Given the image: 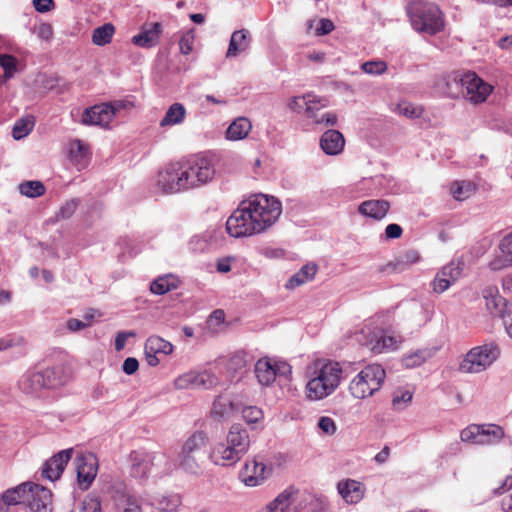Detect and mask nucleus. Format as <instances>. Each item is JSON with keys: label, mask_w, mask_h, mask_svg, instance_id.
<instances>
[{"label": "nucleus", "mask_w": 512, "mask_h": 512, "mask_svg": "<svg viewBox=\"0 0 512 512\" xmlns=\"http://www.w3.org/2000/svg\"><path fill=\"white\" fill-rule=\"evenodd\" d=\"M219 158L206 152L183 161L167 164L157 175L156 186L165 194L200 187L215 177Z\"/></svg>", "instance_id": "f257e3e1"}, {"label": "nucleus", "mask_w": 512, "mask_h": 512, "mask_svg": "<svg viewBox=\"0 0 512 512\" xmlns=\"http://www.w3.org/2000/svg\"><path fill=\"white\" fill-rule=\"evenodd\" d=\"M282 212L281 203L272 196L256 194L242 201L226 221V230L232 237L259 234L271 227Z\"/></svg>", "instance_id": "f03ea898"}, {"label": "nucleus", "mask_w": 512, "mask_h": 512, "mask_svg": "<svg viewBox=\"0 0 512 512\" xmlns=\"http://www.w3.org/2000/svg\"><path fill=\"white\" fill-rule=\"evenodd\" d=\"M341 365L332 360H316L307 369L306 398L320 401L333 394L342 380Z\"/></svg>", "instance_id": "7ed1b4c3"}, {"label": "nucleus", "mask_w": 512, "mask_h": 512, "mask_svg": "<svg viewBox=\"0 0 512 512\" xmlns=\"http://www.w3.org/2000/svg\"><path fill=\"white\" fill-rule=\"evenodd\" d=\"M251 440L247 429L241 424H233L225 438L210 446L208 458L220 467H232L249 451Z\"/></svg>", "instance_id": "20e7f679"}, {"label": "nucleus", "mask_w": 512, "mask_h": 512, "mask_svg": "<svg viewBox=\"0 0 512 512\" xmlns=\"http://www.w3.org/2000/svg\"><path fill=\"white\" fill-rule=\"evenodd\" d=\"M446 94L451 98L462 95L474 104L483 103L493 91V86L485 82L475 72H455L446 80Z\"/></svg>", "instance_id": "39448f33"}, {"label": "nucleus", "mask_w": 512, "mask_h": 512, "mask_svg": "<svg viewBox=\"0 0 512 512\" xmlns=\"http://www.w3.org/2000/svg\"><path fill=\"white\" fill-rule=\"evenodd\" d=\"M207 440V435L202 431L192 433L176 454L178 469L187 474L200 475L204 468Z\"/></svg>", "instance_id": "423d86ee"}, {"label": "nucleus", "mask_w": 512, "mask_h": 512, "mask_svg": "<svg viewBox=\"0 0 512 512\" xmlns=\"http://www.w3.org/2000/svg\"><path fill=\"white\" fill-rule=\"evenodd\" d=\"M407 13L412 27L418 32L435 35L445 27L443 13L434 3L412 1L407 6Z\"/></svg>", "instance_id": "0eeeda50"}, {"label": "nucleus", "mask_w": 512, "mask_h": 512, "mask_svg": "<svg viewBox=\"0 0 512 512\" xmlns=\"http://www.w3.org/2000/svg\"><path fill=\"white\" fill-rule=\"evenodd\" d=\"M69 379L62 366L46 368L41 371H27L19 380L20 390L32 396L39 395L43 390L55 389L64 385Z\"/></svg>", "instance_id": "6e6552de"}, {"label": "nucleus", "mask_w": 512, "mask_h": 512, "mask_svg": "<svg viewBox=\"0 0 512 512\" xmlns=\"http://www.w3.org/2000/svg\"><path fill=\"white\" fill-rule=\"evenodd\" d=\"M386 372L380 364L365 366L349 383V392L355 399H365L379 391Z\"/></svg>", "instance_id": "1a4fd4ad"}, {"label": "nucleus", "mask_w": 512, "mask_h": 512, "mask_svg": "<svg viewBox=\"0 0 512 512\" xmlns=\"http://www.w3.org/2000/svg\"><path fill=\"white\" fill-rule=\"evenodd\" d=\"M499 355V347L494 343L474 347L466 354L459 369L464 373H480L490 367Z\"/></svg>", "instance_id": "9d476101"}, {"label": "nucleus", "mask_w": 512, "mask_h": 512, "mask_svg": "<svg viewBox=\"0 0 512 512\" xmlns=\"http://www.w3.org/2000/svg\"><path fill=\"white\" fill-rule=\"evenodd\" d=\"M272 472V466L254 457L246 460L239 471V479L246 487H258L266 482Z\"/></svg>", "instance_id": "9b49d317"}, {"label": "nucleus", "mask_w": 512, "mask_h": 512, "mask_svg": "<svg viewBox=\"0 0 512 512\" xmlns=\"http://www.w3.org/2000/svg\"><path fill=\"white\" fill-rule=\"evenodd\" d=\"M291 373V366L285 362L272 361L269 358L259 359L255 364V375L263 386L272 384L277 376Z\"/></svg>", "instance_id": "f8f14e48"}, {"label": "nucleus", "mask_w": 512, "mask_h": 512, "mask_svg": "<svg viewBox=\"0 0 512 512\" xmlns=\"http://www.w3.org/2000/svg\"><path fill=\"white\" fill-rule=\"evenodd\" d=\"M77 480L81 489H88L98 472V459L93 453L79 454L76 459Z\"/></svg>", "instance_id": "ddd939ff"}, {"label": "nucleus", "mask_w": 512, "mask_h": 512, "mask_svg": "<svg viewBox=\"0 0 512 512\" xmlns=\"http://www.w3.org/2000/svg\"><path fill=\"white\" fill-rule=\"evenodd\" d=\"M25 504L32 512H51L52 493L41 485L31 483Z\"/></svg>", "instance_id": "4468645a"}, {"label": "nucleus", "mask_w": 512, "mask_h": 512, "mask_svg": "<svg viewBox=\"0 0 512 512\" xmlns=\"http://www.w3.org/2000/svg\"><path fill=\"white\" fill-rule=\"evenodd\" d=\"M72 453V448L65 449L48 459L43 465V477L50 481L58 480L61 477L67 463L71 459Z\"/></svg>", "instance_id": "2eb2a0df"}, {"label": "nucleus", "mask_w": 512, "mask_h": 512, "mask_svg": "<svg viewBox=\"0 0 512 512\" xmlns=\"http://www.w3.org/2000/svg\"><path fill=\"white\" fill-rule=\"evenodd\" d=\"M162 31L163 28L159 22L144 24L140 32L132 37L131 42L140 48L155 47L159 43Z\"/></svg>", "instance_id": "dca6fc26"}, {"label": "nucleus", "mask_w": 512, "mask_h": 512, "mask_svg": "<svg viewBox=\"0 0 512 512\" xmlns=\"http://www.w3.org/2000/svg\"><path fill=\"white\" fill-rule=\"evenodd\" d=\"M113 119V111L107 103L86 108L82 114L81 122L84 125H98L108 127Z\"/></svg>", "instance_id": "f3484780"}, {"label": "nucleus", "mask_w": 512, "mask_h": 512, "mask_svg": "<svg viewBox=\"0 0 512 512\" xmlns=\"http://www.w3.org/2000/svg\"><path fill=\"white\" fill-rule=\"evenodd\" d=\"M461 274L459 265L451 262L443 266L436 274L433 282L432 289L435 293L441 294L453 285Z\"/></svg>", "instance_id": "a211bd4d"}, {"label": "nucleus", "mask_w": 512, "mask_h": 512, "mask_svg": "<svg viewBox=\"0 0 512 512\" xmlns=\"http://www.w3.org/2000/svg\"><path fill=\"white\" fill-rule=\"evenodd\" d=\"M130 475L135 479H145L152 470L149 452L135 450L129 454Z\"/></svg>", "instance_id": "6ab92c4d"}, {"label": "nucleus", "mask_w": 512, "mask_h": 512, "mask_svg": "<svg viewBox=\"0 0 512 512\" xmlns=\"http://www.w3.org/2000/svg\"><path fill=\"white\" fill-rule=\"evenodd\" d=\"M483 298L488 312L492 316L505 319L510 307L504 297H502L496 287H487L483 290Z\"/></svg>", "instance_id": "aec40b11"}, {"label": "nucleus", "mask_w": 512, "mask_h": 512, "mask_svg": "<svg viewBox=\"0 0 512 512\" xmlns=\"http://www.w3.org/2000/svg\"><path fill=\"white\" fill-rule=\"evenodd\" d=\"M390 210V203L385 199H371L359 204L357 211L363 217L376 221L384 219Z\"/></svg>", "instance_id": "412c9836"}, {"label": "nucleus", "mask_w": 512, "mask_h": 512, "mask_svg": "<svg viewBox=\"0 0 512 512\" xmlns=\"http://www.w3.org/2000/svg\"><path fill=\"white\" fill-rule=\"evenodd\" d=\"M337 491L348 504L358 503L364 496L362 484L353 479L341 480L337 484Z\"/></svg>", "instance_id": "4be33fe9"}, {"label": "nucleus", "mask_w": 512, "mask_h": 512, "mask_svg": "<svg viewBox=\"0 0 512 512\" xmlns=\"http://www.w3.org/2000/svg\"><path fill=\"white\" fill-rule=\"evenodd\" d=\"M114 503L118 512H143L142 499L128 490L117 491Z\"/></svg>", "instance_id": "5701e85b"}, {"label": "nucleus", "mask_w": 512, "mask_h": 512, "mask_svg": "<svg viewBox=\"0 0 512 512\" xmlns=\"http://www.w3.org/2000/svg\"><path fill=\"white\" fill-rule=\"evenodd\" d=\"M345 145V139L338 130L330 129L325 131L320 138V147L327 155L340 154Z\"/></svg>", "instance_id": "b1692460"}, {"label": "nucleus", "mask_w": 512, "mask_h": 512, "mask_svg": "<svg viewBox=\"0 0 512 512\" xmlns=\"http://www.w3.org/2000/svg\"><path fill=\"white\" fill-rule=\"evenodd\" d=\"M251 45V36L248 30L241 29L232 33L229 46L226 52V58H235L239 54L246 52Z\"/></svg>", "instance_id": "393cba45"}, {"label": "nucleus", "mask_w": 512, "mask_h": 512, "mask_svg": "<svg viewBox=\"0 0 512 512\" xmlns=\"http://www.w3.org/2000/svg\"><path fill=\"white\" fill-rule=\"evenodd\" d=\"M297 494V488L294 486L287 487L264 507L263 512H285Z\"/></svg>", "instance_id": "a878e982"}, {"label": "nucleus", "mask_w": 512, "mask_h": 512, "mask_svg": "<svg viewBox=\"0 0 512 512\" xmlns=\"http://www.w3.org/2000/svg\"><path fill=\"white\" fill-rule=\"evenodd\" d=\"M437 352V347H424L417 349L405 354L402 357V365L409 369L419 367L433 358Z\"/></svg>", "instance_id": "bb28decb"}, {"label": "nucleus", "mask_w": 512, "mask_h": 512, "mask_svg": "<svg viewBox=\"0 0 512 512\" xmlns=\"http://www.w3.org/2000/svg\"><path fill=\"white\" fill-rule=\"evenodd\" d=\"M505 437L504 429L497 424H480V446L499 444Z\"/></svg>", "instance_id": "cd10ccee"}, {"label": "nucleus", "mask_w": 512, "mask_h": 512, "mask_svg": "<svg viewBox=\"0 0 512 512\" xmlns=\"http://www.w3.org/2000/svg\"><path fill=\"white\" fill-rule=\"evenodd\" d=\"M149 458L152 468H155L159 474H170L178 469L176 459L171 458L166 451L149 452Z\"/></svg>", "instance_id": "c85d7f7f"}, {"label": "nucleus", "mask_w": 512, "mask_h": 512, "mask_svg": "<svg viewBox=\"0 0 512 512\" xmlns=\"http://www.w3.org/2000/svg\"><path fill=\"white\" fill-rule=\"evenodd\" d=\"M318 267L315 263H307L302 268L296 272L294 275H292L287 283L285 284V287L287 289H295L312 279H314L316 273H317Z\"/></svg>", "instance_id": "c756f323"}, {"label": "nucleus", "mask_w": 512, "mask_h": 512, "mask_svg": "<svg viewBox=\"0 0 512 512\" xmlns=\"http://www.w3.org/2000/svg\"><path fill=\"white\" fill-rule=\"evenodd\" d=\"M252 125L248 118L238 117L226 130V138L231 141H238L246 138L251 131Z\"/></svg>", "instance_id": "7c9ffc66"}, {"label": "nucleus", "mask_w": 512, "mask_h": 512, "mask_svg": "<svg viewBox=\"0 0 512 512\" xmlns=\"http://www.w3.org/2000/svg\"><path fill=\"white\" fill-rule=\"evenodd\" d=\"M31 482L22 483L14 488L6 490L0 497V500L6 503L9 508L10 505L25 503L28 495V489Z\"/></svg>", "instance_id": "2f4dec72"}, {"label": "nucleus", "mask_w": 512, "mask_h": 512, "mask_svg": "<svg viewBox=\"0 0 512 512\" xmlns=\"http://www.w3.org/2000/svg\"><path fill=\"white\" fill-rule=\"evenodd\" d=\"M186 117L185 107L181 103H173L160 121V127H169L184 122Z\"/></svg>", "instance_id": "473e14b6"}, {"label": "nucleus", "mask_w": 512, "mask_h": 512, "mask_svg": "<svg viewBox=\"0 0 512 512\" xmlns=\"http://www.w3.org/2000/svg\"><path fill=\"white\" fill-rule=\"evenodd\" d=\"M234 401L228 396H219L215 399L212 414L218 418H229L237 411Z\"/></svg>", "instance_id": "72a5a7b5"}, {"label": "nucleus", "mask_w": 512, "mask_h": 512, "mask_svg": "<svg viewBox=\"0 0 512 512\" xmlns=\"http://www.w3.org/2000/svg\"><path fill=\"white\" fill-rule=\"evenodd\" d=\"M154 504L162 512H177L182 504V498L177 493L161 494L155 497Z\"/></svg>", "instance_id": "f704fd0d"}, {"label": "nucleus", "mask_w": 512, "mask_h": 512, "mask_svg": "<svg viewBox=\"0 0 512 512\" xmlns=\"http://www.w3.org/2000/svg\"><path fill=\"white\" fill-rule=\"evenodd\" d=\"M179 279L174 275H164L158 277L150 285V291L156 295H163L179 286Z\"/></svg>", "instance_id": "c9c22d12"}, {"label": "nucleus", "mask_w": 512, "mask_h": 512, "mask_svg": "<svg viewBox=\"0 0 512 512\" xmlns=\"http://www.w3.org/2000/svg\"><path fill=\"white\" fill-rule=\"evenodd\" d=\"M144 349L150 353L169 355L173 352V345L159 336H150L145 342Z\"/></svg>", "instance_id": "e433bc0d"}, {"label": "nucleus", "mask_w": 512, "mask_h": 512, "mask_svg": "<svg viewBox=\"0 0 512 512\" xmlns=\"http://www.w3.org/2000/svg\"><path fill=\"white\" fill-rule=\"evenodd\" d=\"M450 191L456 200L463 201L476 191V185L471 181H455Z\"/></svg>", "instance_id": "4c0bfd02"}, {"label": "nucleus", "mask_w": 512, "mask_h": 512, "mask_svg": "<svg viewBox=\"0 0 512 512\" xmlns=\"http://www.w3.org/2000/svg\"><path fill=\"white\" fill-rule=\"evenodd\" d=\"M114 32V26L111 23H105L104 25L94 29L92 33V42L95 45L104 46L111 42Z\"/></svg>", "instance_id": "58836bf2"}, {"label": "nucleus", "mask_w": 512, "mask_h": 512, "mask_svg": "<svg viewBox=\"0 0 512 512\" xmlns=\"http://www.w3.org/2000/svg\"><path fill=\"white\" fill-rule=\"evenodd\" d=\"M307 117L312 119L315 124L319 125L334 126L337 123V116L335 113L326 112L319 114L318 108H316L315 105L307 108Z\"/></svg>", "instance_id": "ea45409f"}, {"label": "nucleus", "mask_w": 512, "mask_h": 512, "mask_svg": "<svg viewBox=\"0 0 512 512\" xmlns=\"http://www.w3.org/2000/svg\"><path fill=\"white\" fill-rule=\"evenodd\" d=\"M318 102L319 101H317L316 98L312 97L311 95L295 96L290 99L288 107L294 112H305L307 114V108L312 107Z\"/></svg>", "instance_id": "a19ab883"}, {"label": "nucleus", "mask_w": 512, "mask_h": 512, "mask_svg": "<svg viewBox=\"0 0 512 512\" xmlns=\"http://www.w3.org/2000/svg\"><path fill=\"white\" fill-rule=\"evenodd\" d=\"M413 392L405 389L398 388L393 393L392 407L394 410L401 411L405 409L412 401Z\"/></svg>", "instance_id": "79ce46f5"}, {"label": "nucleus", "mask_w": 512, "mask_h": 512, "mask_svg": "<svg viewBox=\"0 0 512 512\" xmlns=\"http://www.w3.org/2000/svg\"><path fill=\"white\" fill-rule=\"evenodd\" d=\"M19 191L24 196L36 198L45 193V187L40 181H26L19 185Z\"/></svg>", "instance_id": "37998d69"}, {"label": "nucleus", "mask_w": 512, "mask_h": 512, "mask_svg": "<svg viewBox=\"0 0 512 512\" xmlns=\"http://www.w3.org/2000/svg\"><path fill=\"white\" fill-rule=\"evenodd\" d=\"M69 156L77 163H80L87 158L88 147L81 140L75 139L69 143Z\"/></svg>", "instance_id": "c03bdc74"}, {"label": "nucleus", "mask_w": 512, "mask_h": 512, "mask_svg": "<svg viewBox=\"0 0 512 512\" xmlns=\"http://www.w3.org/2000/svg\"><path fill=\"white\" fill-rule=\"evenodd\" d=\"M174 386L179 390L197 389V372L189 371L178 376L174 380Z\"/></svg>", "instance_id": "a18cd8bd"}, {"label": "nucleus", "mask_w": 512, "mask_h": 512, "mask_svg": "<svg viewBox=\"0 0 512 512\" xmlns=\"http://www.w3.org/2000/svg\"><path fill=\"white\" fill-rule=\"evenodd\" d=\"M463 442L480 445V424H471L460 433Z\"/></svg>", "instance_id": "49530a36"}, {"label": "nucleus", "mask_w": 512, "mask_h": 512, "mask_svg": "<svg viewBox=\"0 0 512 512\" xmlns=\"http://www.w3.org/2000/svg\"><path fill=\"white\" fill-rule=\"evenodd\" d=\"M217 376L210 371L197 372V389H211L218 384Z\"/></svg>", "instance_id": "de8ad7c7"}, {"label": "nucleus", "mask_w": 512, "mask_h": 512, "mask_svg": "<svg viewBox=\"0 0 512 512\" xmlns=\"http://www.w3.org/2000/svg\"><path fill=\"white\" fill-rule=\"evenodd\" d=\"M396 112L400 115L414 119L419 118L422 115L423 108L421 106H415L409 102H401L397 105Z\"/></svg>", "instance_id": "09e8293b"}, {"label": "nucleus", "mask_w": 512, "mask_h": 512, "mask_svg": "<svg viewBox=\"0 0 512 512\" xmlns=\"http://www.w3.org/2000/svg\"><path fill=\"white\" fill-rule=\"evenodd\" d=\"M101 500L94 494H88L81 502L79 512H101Z\"/></svg>", "instance_id": "8fccbe9b"}, {"label": "nucleus", "mask_w": 512, "mask_h": 512, "mask_svg": "<svg viewBox=\"0 0 512 512\" xmlns=\"http://www.w3.org/2000/svg\"><path fill=\"white\" fill-rule=\"evenodd\" d=\"M17 59L9 54H0V67L3 68L6 78H11L17 71Z\"/></svg>", "instance_id": "3c124183"}, {"label": "nucleus", "mask_w": 512, "mask_h": 512, "mask_svg": "<svg viewBox=\"0 0 512 512\" xmlns=\"http://www.w3.org/2000/svg\"><path fill=\"white\" fill-rule=\"evenodd\" d=\"M33 128V122L26 119H20L16 121L13 126L12 135L16 140H20L26 137Z\"/></svg>", "instance_id": "603ef678"}, {"label": "nucleus", "mask_w": 512, "mask_h": 512, "mask_svg": "<svg viewBox=\"0 0 512 512\" xmlns=\"http://www.w3.org/2000/svg\"><path fill=\"white\" fill-rule=\"evenodd\" d=\"M242 417L248 424H256L263 420V412L256 406H247L242 409Z\"/></svg>", "instance_id": "864d4df0"}, {"label": "nucleus", "mask_w": 512, "mask_h": 512, "mask_svg": "<svg viewBox=\"0 0 512 512\" xmlns=\"http://www.w3.org/2000/svg\"><path fill=\"white\" fill-rule=\"evenodd\" d=\"M397 347V340L388 335H381L378 340L372 345V351L381 353L385 349H395Z\"/></svg>", "instance_id": "5fc2aeb1"}, {"label": "nucleus", "mask_w": 512, "mask_h": 512, "mask_svg": "<svg viewBox=\"0 0 512 512\" xmlns=\"http://www.w3.org/2000/svg\"><path fill=\"white\" fill-rule=\"evenodd\" d=\"M362 70L370 75H381L386 72L387 64L381 60H371L362 64Z\"/></svg>", "instance_id": "6e6d98bb"}, {"label": "nucleus", "mask_w": 512, "mask_h": 512, "mask_svg": "<svg viewBox=\"0 0 512 512\" xmlns=\"http://www.w3.org/2000/svg\"><path fill=\"white\" fill-rule=\"evenodd\" d=\"M247 354L244 351H237L231 355L228 361V369L234 372L244 369L247 365Z\"/></svg>", "instance_id": "4d7b16f0"}, {"label": "nucleus", "mask_w": 512, "mask_h": 512, "mask_svg": "<svg viewBox=\"0 0 512 512\" xmlns=\"http://www.w3.org/2000/svg\"><path fill=\"white\" fill-rule=\"evenodd\" d=\"M108 106L113 111V118L120 114L122 111H128L131 110L134 107V103L132 100L125 98V99H119L114 100L112 102L107 103Z\"/></svg>", "instance_id": "13d9d810"}, {"label": "nucleus", "mask_w": 512, "mask_h": 512, "mask_svg": "<svg viewBox=\"0 0 512 512\" xmlns=\"http://www.w3.org/2000/svg\"><path fill=\"white\" fill-rule=\"evenodd\" d=\"M317 426L323 433L327 435H333L337 430L334 419L329 416H321L318 420Z\"/></svg>", "instance_id": "bf43d9fd"}, {"label": "nucleus", "mask_w": 512, "mask_h": 512, "mask_svg": "<svg viewBox=\"0 0 512 512\" xmlns=\"http://www.w3.org/2000/svg\"><path fill=\"white\" fill-rule=\"evenodd\" d=\"M194 33L192 30L184 33L179 40V47L182 54L187 55L193 49Z\"/></svg>", "instance_id": "052dcab7"}, {"label": "nucleus", "mask_w": 512, "mask_h": 512, "mask_svg": "<svg viewBox=\"0 0 512 512\" xmlns=\"http://www.w3.org/2000/svg\"><path fill=\"white\" fill-rule=\"evenodd\" d=\"M505 256H497L490 263L489 267L491 270L498 271L503 268L512 265V255L504 254Z\"/></svg>", "instance_id": "680f3d73"}, {"label": "nucleus", "mask_w": 512, "mask_h": 512, "mask_svg": "<svg viewBox=\"0 0 512 512\" xmlns=\"http://www.w3.org/2000/svg\"><path fill=\"white\" fill-rule=\"evenodd\" d=\"M77 205L78 203L74 199L67 201L64 205L61 206L58 216L62 219L70 218L75 213Z\"/></svg>", "instance_id": "e2e57ef3"}, {"label": "nucleus", "mask_w": 512, "mask_h": 512, "mask_svg": "<svg viewBox=\"0 0 512 512\" xmlns=\"http://www.w3.org/2000/svg\"><path fill=\"white\" fill-rule=\"evenodd\" d=\"M135 336H136V333L134 331H121V332L117 333L116 338H115V350L118 352L123 350L126 345L127 339L129 337H135Z\"/></svg>", "instance_id": "0e129e2a"}, {"label": "nucleus", "mask_w": 512, "mask_h": 512, "mask_svg": "<svg viewBox=\"0 0 512 512\" xmlns=\"http://www.w3.org/2000/svg\"><path fill=\"white\" fill-rule=\"evenodd\" d=\"M420 259V256L416 250H409L406 251L404 254L399 256L397 259V262L399 264H405V265H412L414 263H417Z\"/></svg>", "instance_id": "69168bd1"}, {"label": "nucleus", "mask_w": 512, "mask_h": 512, "mask_svg": "<svg viewBox=\"0 0 512 512\" xmlns=\"http://www.w3.org/2000/svg\"><path fill=\"white\" fill-rule=\"evenodd\" d=\"M139 368V362L134 357H128L124 360L122 370L127 375L134 374Z\"/></svg>", "instance_id": "338daca9"}, {"label": "nucleus", "mask_w": 512, "mask_h": 512, "mask_svg": "<svg viewBox=\"0 0 512 512\" xmlns=\"http://www.w3.org/2000/svg\"><path fill=\"white\" fill-rule=\"evenodd\" d=\"M499 249L503 254L512 255V233L500 241Z\"/></svg>", "instance_id": "774afa93"}]
</instances>
